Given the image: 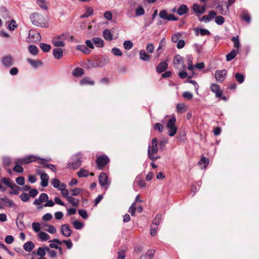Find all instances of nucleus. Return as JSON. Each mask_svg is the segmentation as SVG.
I'll return each mask as SVG.
<instances>
[{"label":"nucleus","mask_w":259,"mask_h":259,"mask_svg":"<svg viewBox=\"0 0 259 259\" xmlns=\"http://www.w3.org/2000/svg\"><path fill=\"white\" fill-rule=\"evenodd\" d=\"M158 141L156 138H154L151 141V145H149L148 148V158L154 161L159 159V156H155L154 154L158 152Z\"/></svg>","instance_id":"obj_1"},{"label":"nucleus","mask_w":259,"mask_h":259,"mask_svg":"<svg viewBox=\"0 0 259 259\" xmlns=\"http://www.w3.org/2000/svg\"><path fill=\"white\" fill-rule=\"evenodd\" d=\"M82 155L78 153L73 155L71 157L72 161L67 165L68 168L75 169L81 166Z\"/></svg>","instance_id":"obj_2"},{"label":"nucleus","mask_w":259,"mask_h":259,"mask_svg":"<svg viewBox=\"0 0 259 259\" xmlns=\"http://www.w3.org/2000/svg\"><path fill=\"white\" fill-rule=\"evenodd\" d=\"M96 162L98 168L99 169H102L109 162V159L106 155H99L97 157Z\"/></svg>","instance_id":"obj_3"},{"label":"nucleus","mask_w":259,"mask_h":259,"mask_svg":"<svg viewBox=\"0 0 259 259\" xmlns=\"http://www.w3.org/2000/svg\"><path fill=\"white\" fill-rule=\"evenodd\" d=\"M1 63L5 67H11L14 64V58L10 55L4 56L2 58Z\"/></svg>","instance_id":"obj_4"},{"label":"nucleus","mask_w":259,"mask_h":259,"mask_svg":"<svg viewBox=\"0 0 259 259\" xmlns=\"http://www.w3.org/2000/svg\"><path fill=\"white\" fill-rule=\"evenodd\" d=\"M41 16L37 13H33L30 14V19L31 23L35 26H39V27H47V26L43 25L41 23L39 22V18Z\"/></svg>","instance_id":"obj_5"},{"label":"nucleus","mask_w":259,"mask_h":259,"mask_svg":"<svg viewBox=\"0 0 259 259\" xmlns=\"http://www.w3.org/2000/svg\"><path fill=\"white\" fill-rule=\"evenodd\" d=\"M23 161V158L16 159L15 166L13 168V170L18 173H22L24 170L21 165L25 164Z\"/></svg>","instance_id":"obj_6"},{"label":"nucleus","mask_w":259,"mask_h":259,"mask_svg":"<svg viewBox=\"0 0 259 259\" xmlns=\"http://www.w3.org/2000/svg\"><path fill=\"white\" fill-rule=\"evenodd\" d=\"M217 15V13L214 11H210L208 12V15H204L201 18L199 19L200 22H204L207 23L209 22L211 19H213Z\"/></svg>","instance_id":"obj_7"},{"label":"nucleus","mask_w":259,"mask_h":259,"mask_svg":"<svg viewBox=\"0 0 259 259\" xmlns=\"http://www.w3.org/2000/svg\"><path fill=\"white\" fill-rule=\"evenodd\" d=\"M226 74L227 71L225 69L217 70L215 73V78L218 81L222 82L225 79Z\"/></svg>","instance_id":"obj_8"},{"label":"nucleus","mask_w":259,"mask_h":259,"mask_svg":"<svg viewBox=\"0 0 259 259\" xmlns=\"http://www.w3.org/2000/svg\"><path fill=\"white\" fill-rule=\"evenodd\" d=\"M99 182L102 186H105L107 184L109 185L110 183L108 182V177L106 174L102 172L99 177Z\"/></svg>","instance_id":"obj_9"},{"label":"nucleus","mask_w":259,"mask_h":259,"mask_svg":"<svg viewBox=\"0 0 259 259\" xmlns=\"http://www.w3.org/2000/svg\"><path fill=\"white\" fill-rule=\"evenodd\" d=\"M61 232L63 236L68 237L71 236L72 231L68 224H63L61 226Z\"/></svg>","instance_id":"obj_10"},{"label":"nucleus","mask_w":259,"mask_h":259,"mask_svg":"<svg viewBox=\"0 0 259 259\" xmlns=\"http://www.w3.org/2000/svg\"><path fill=\"white\" fill-rule=\"evenodd\" d=\"M28 37L31 39L33 41H40L41 35L38 32L30 30L29 32Z\"/></svg>","instance_id":"obj_11"},{"label":"nucleus","mask_w":259,"mask_h":259,"mask_svg":"<svg viewBox=\"0 0 259 259\" xmlns=\"http://www.w3.org/2000/svg\"><path fill=\"white\" fill-rule=\"evenodd\" d=\"M49 242H54L55 243H56L57 244H59V245H60L63 242L65 243L66 245V247L68 249H71L72 247V246H73V244L71 241V240H63L62 241H60L59 240V239H54L52 240H50Z\"/></svg>","instance_id":"obj_12"},{"label":"nucleus","mask_w":259,"mask_h":259,"mask_svg":"<svg viewBox=\"0 0 259 259\" xmlns=\"http://www.w3.org/2000/svg\"><path fill=\"white\" fill-rule=\"evenodd\" d=\"M211 92L215 94V97L220 98L222 96V91H220V86L218 84L213 83L210 86Z\"/></svg>","instance_id":"obj_13"},{"label":"nucleus","mask_w":259,"mask_h":259,"mask_svg":"<svg viewBox=\"0 0 259 259\" xmlns=\"http://www.w3.org/2000/svg\"><path fill=\"white\" fill-rule=\"evenodd\" d=\"M193 11L197 13L196 15L197 16H199L198 14H201L205 12V7L202 6L200 7L199 5H198L197 4H194L193 5Z\"/></svg>","instance_id":"obj_14"},{"label":"nucleus","mask_w":259,"mask_h":259,"mask_svg":"<svg viewBox=\"0 0 259 259\" xmlns=\"http://www.w3.org/2000/svg\"><path fill=\"white\" fill-rule=\"evenodd\" d=\"M50 160V159L42 158L40 159V161L39 163L41 164H43L45 167H47L50 169H51L53 172H56L57 171V169L55 165L52 164H46L45 162H48Z\"/></svg>","instance_id":"obj_15"},{"label":"nucleus","mask_w":259,"mask_h":259,"mask_svg":"<svg viewBox=\"0 0 259 259\" xmlns=\"http://www.w3.org/2000/svg\"><path fill=\"white\" fill-rule=\"evenodd\" d=\"M23 161L24 162L25 164H29L32 162L36 161L37 159H40V158L35 156L33 155H30L26 156L25 157H23Z\"/></svg>","instance_id":"obj_16"},{"label":"nucleus","mask_w":259,"mask_h":259,"mask_svg":"<svg viewBox=\"0 0 259 259\" xmlns=\"http://www.w3.org/2000/svg\"><path fill=\"white\" fill-rule=\"evenodd\" d=\"M53 55L56 59H61L63 55V50L61 48H55L53 51Z\"/></svg>","instance_id":"obj_17"},{"label":"nucleus","mask_w":259,"mask_h":259,"mask_svg":"<svg viewBox=\"0 0 259 259\" xmlns=\"http://www.w3.org/2000/svg\"><path fill=\"white\" fill-rule=\"evenodd\" d=\"M167 64L166 62H162L158 64L156 71L158 73L164 72L167 68Z\"/></svg>","instance_id":"obj_18"},{"label":"nucleus","mask_w":259,"mask_h":259,"mask_svg":"<svg viewBox=\"0 0 259 259\" xmlns=\"http://www.w3.org/2000/svg\"><path fill=\"white\" fill-rule=\"evenodd\" d=\"M41 184L43 187H46L48 185L49 176L46 173H42L40 175Z\"/></svg>","instance_id":"obj_19"},{"label":"nucleus","mask_w":259,"mask_h":259,"mask_svg":"<svg viewBox=\"0 0 259 259\" xmlns=\"http://www.w3.org/2000/svg\"><path fill=\"white\" fill-rule=\"evenodd\" d=\"M139 57L141 60L145 61H148L151 59V56L146 53L143 50L140 51Z\"/></svg>","instance_id":"obj_20"},{"label":"nucleus","mask_w":259,"mask_h":259,"mask_svg":"<svg viewBox=\"0 0 259 259\" xmlns=\"http://www.w3.org/2000/svg\"><path fill=\"white\" fill-rule=\"evenodd\" d=\"M53 45L56 47H64L65 45L64 42L63 40H60L55 37H53L52 40Z\"/></svg>","instance_id":"obj_21"},{"label":"nucleus","mask_w":259,"mask_h":259,"mask_svg":"<svg viewBox=\"0 0 259 259\" xmlns=\"http://www.w3.org/2000/svg\"><path fill=\"white\" fill-rule=\"evenodd\" d=\"M93 40L96 47L102 48L104 46L103 40L100 37H94Z\"/></svg>","instance_id":"obj_22"},{"label":"nucleus","mask_w":259,"mask_h":259,"mask_svg":"<svg viewBox=\"0 0 259 259\" xmlns=\"http://www.w3.org/2000/svg\"><path fill=\"white\" fill-rule=\"evenodd\" d=\"M84 73V70L81 68L77 67L72 71V75L76 77L82 76Z\"/></svg>","instance_id":"obj_23"},{"label":"nucleus","mask_w":259,"mask_h":259,"mask_svg":"<svg viewBox=\"0 0 259 259\" xmlns=\"http://www.w3.org/2000/svg\"><path fill=\"white\" fill-rule=\"evenodd\" d=\"M241 18L248 23H249L251 21L250 16L249 15L247 10L243 9L242 10Z\"/></svg>","instance_id":"obj_24"},{"label":"nucleus","mask_w":259,"mask_h":259,"mask_svg":"<svg viewBox=\"0 0 259 259\" xmlns=\"http://www.w3.org/2000/svg\"><path fill=\"white\" fill-rule=\"evenodd\" d=\"M34 244L32 241H28L23 245V248L27 252H30L34 248Z\"/></svg>","instance_id":"obj_25"},{"label":"nucleus","mask_w":259,"mask_h":259,"mask_svg":"<svg viewBox=\"0 0 259 259\" xmlns=\"http://www.w3.org/2000/svg\"><path fill=\"white\" fill-rule=\"evenodd\" d=\"M0 200L5 203L6 206L11 207L14 206L15 204L13 200L7 198L6 197L1 198Z\"/></svg>","instance_id":"obj_26"},{"label":"nucleus","mask_w":259,"mask_h":259,"mask_svg":"<svg viewBox=\"0 0 259 259\" xmlns=\"http://www.w3.org/2000/svg\"><path fill=\"white\" fill-rule=\"evenodd\" d=\"M76 49L82 52L84 54H89L91 53L90 49L84 45H77Z\"/></svg>","instance_id":"obj_27"},{"label":"nucleus","mask_w":259,"mask_h":259,"mask_svg":"<svg viewBox=\"0 0 259 259\" xmlns=\"http://www.w3.org/2000/svg\"><path fill=\"white\" fill-rule=\"evenodd\" d=\"M194 31L195 32L196 35H198L199 33L202 36H204L205 35H209L210 33L209 30L204 28H195Z\"/></svg>","instance_id":"obj_28"},{"label":"nucleus","mask_w":259,"mask_h":259,"mask_svg":"<svg viewBox=\"0 0 259 259\" xmlns=\"http://www.w3.org/2000/svg\"><path fill=\"white\" fill-rule=\"evenodd\" d=\"M238 50H232L229 53L226 55L227 61H230L233 60L236 56L238 52Z\"/></svg>","instance_id":"obj_29"},{"label":"nucleus","mask_w":259,"mask_h":259,"mask_svg":"<svg viewBox=\"0 0 259 259\" xmlns=\"http://www.w3.org/2000/svg\"><path fill=\"white\" fill-rule=\"evenodd\" d=\"M103 36L104 38L108 40H111L113 39V34L109 29H105L103 32Z\"/></svg>","instance_id":"obj_30"},{"label":"nucleus","mask_w":259,"mask_h":259,"mask_svg":"<svg viewBox=\"0 0 259 259\" xmlns=\"http://www.w3.org/2000/svg\"><path fill=\"white\" fill-rule=\"evenodd\" d=\"M80 84L81 85H93L94 84V81L93 80H90V78L88 77H85L83 78L80 81Z\"/></svg>","instance_id":"obj_31"},{"label":"nucleus","mask_w":259,"mask_h":259,"mask_svg":"<svg viewBox=\"0 0 259 259\" xmlns=\"http://www.w3.org/2000/svg\"><path fill=\"white\" fill-rule=\"evenodd\" d=\"M162 215L161 214H157L154 219L153 221V225L157 226L159 225L162 221Z\"/></svg>","instance_id":"obj_32"},{"label":"nucleus","mask_w":259,"mask_h":259,"mask_svg":"<svg viewBox=\"0 0 259 259\" xmlns=\"http://www.w3.org/2000/svg\"><path fill=\"white\" fill-rule=\"evenodd\" d=\"M198 164L204 168H206L209 164V160L205 157H202L200 160L199 161Z\"/></svg>","instance_id":"obj_33"},{"label":"nucleus","mask_w":259,"mask_h":259,"mask_svg":"<svg viewBox=\"0 0 259 259\" xmlns=\"http://www.w3.org/2000/svg\"><path fill=\"white\" fill-rule=\"evenodd\" d=\"M145 13V10L143 8V7L140 5L135 10V16L137 17H139L142 15H143Z\"/></svg>","instance_id":"obj_34"},{"label":"nucleus","mask_w":259,"mask_h":259,"mask_svg":"<svg viewBox=\"0 0 259 259\" xmlns=\"http://www.w3.org/2000/svg\"><path fill=\"white\" fill-rule=\"evenodd\" d=\"M67 200L74 206H78L79 200L78 199H75L72 196H69Z\"/></svg>","instance_id":"obj_35"},{"label":"nucleus","mask_w":259,"mask_h":259,"mask_svg":"<svg viewBox=\"0 0 259 259\" xmlns=\"http://www.w3.org/2000/svg\"><path fill=\"white\" fill-rule=\"evenodd\" d=\"M10 188L12 190L9 192L10 194L18 195L19 194L20 188L17 186L15 184H13L12 187Z\"/></svg>","instance_id":"obj_36"},{"label":"nucleus","mask_w":259,"mask_h":259,"mask_svg":"<svg viewBox=\"0 0 259 259\" xmlns=\"http://www.w3.org/2000/svg\"><path fill=\"white\" fill-rule=\"evenodd\" d=\"M188 11V8L185 5H181L179 6V16L186 14Z\"/></svg>","instance_id":"obj_37"},{"label":"nucleus","mask_w":259,"mask_h":259,"mask_svg":"<svg viewBox=\"0 0 259 259\" xmlns=\"http://www.w3.org/2000/svg\"><path fill=\"white\" fill-rule=\"evenodd\" d=\"M27 61L34 68H37L38 65H41L42 63L39 61L33 60L31 59L28 58L27 59Z\"/></svg>","instance_id":"obj_38"},{"label":"nucleus","mask_w":259,"mask_h":259,"mask_svg":"<svg viewBox=\"0 0 259 259\" xmlns=\"http://www.w3.org/2000/svg\"><path fill=\"white\" fill-rule=\"evenodd\" d=\"M2 182L6 185L8 187L12 188L15 183L11 181L9 178H4L2 180Z\"/></svg>","instance_id":"obj_39"},{"label":"nucleus","mask_w":259,"mask_h":259,"mask_svg":"<svg viewBox=\"0 0 259 259\" xmlns=\"http://www.w3.org/2000/svg\"><path fill=\"white\" fill-rule=\"evenodd\" d=\"M36 4L42 9L47 10V9H48L47 3L45 0H37Z\"/></svg>","instance_id":"obj_40"},{"label":"nucleus","mask_w":259,"mask_h":259,"mask_svg":"<svg viewBox=\"0 0 259 259\" xmlns=\"http://www.w3.org/2000/svg\"><path fill=\"white\" fill-rule=\"evenodd\" d=\"M46 252L47 251L46 249V246L44 247H39L37 249L36 254L40 256V257H42L46 255Z\"/></svg>","instance_id":"obj_41"},{"label":"nucleus","mask_w":259,"mask_h":259,"mask_svg":"<svg viewBox=\"0 0 259 259\" xmlns=\"http://www.w3.org/2000/svg\"><path fill=\"white\" fill-rule=\"evenodd\" d=\"M38 236L42 241H45L50 239V236L44 232H40Z\"/></svg>","instance_id":"obj_42"},{"label":"nucleus","mask_w":259,"mask_h":259,"mask_svg":"<svg viewBox=\"0 0 259 259\" xmlns=\"http://www.w3.org/2000/svg\"><path fill=\"white\" fill-rule=\"evenodd\" d=\"M39 47L44 52H48L51 49V46L50 45L43 42L39 44Z\"/></svg>","instance_id":"obj_43"},{"label":"nucleus","mask_w":259,"mask_h":259,"mask_svg":"<svg viewBox=\"0 0 259 259\" xmlns=\"http://www.w3.org/2000/svg\"><path fill=\"white\" fill-rule=\"evenodd\" d=\"M77 174L80 178L87 177L89 176V171L87 170L81 168L79 171L77 172Z\"/></svg>","instance_id":"obj_44"},{"label":"nucleus","mask_w":259,"mask_h":259,"mask_svg":"<svg viewBox=\"0 0 259 259\" xmlns=\"http://www.w3.org/2000/svg\"><path fill=\"white\" fill-rule=\"evenodd\" d=\"M176 121V118L175 116H172L168 121L166 127H175V123Z\"/></svg>","instance_id":"obj_45"},{"label":"nucleus","mask_w":259,"mask_h":259,"mask_svg":"<svg viewBox=\"0 0 259 259\" xmlns=\"http://www.w3.org/2000/svg\"><path fill=\"white\" fill-rule=\"evenodd\" d=\"M94 12V10L92 8L90 7L88 8L87 11L84 13V14L81 16V18H88L91 16Z\"/></svg>","instance_id":"obj_46"},{"label":"nucleus","mask_w":259,"mask_h":259,"mask_svg":"<svg viewBox=\"0 0 259 259\" xmlns=\"http://www.w3.org/2000/svg\"><path fill=\"white\" fill-rule=\"evenodd\" d=\"M29 52L33 55H36L38 54V48L34 45H30L28 47Z\"/></svg>","instance_id":"obj_47"},{"label":"nucleus","mask_w":259,"mask_h":259,"mask_svg":"<svg viewBox=\"0 0 259 259\" xmlns=\"http://www.w3.org/2000/svg\"><path fill=\"white\" fill-rule=\"evenodd\" d=\"M231 40L234 42V47L238 49L240 47V42L238 35L232 37Z\"/></svg>","instance_id":"obj_48"},{"label":"nucleus","mask_w":259,"mask_h":259,"mask_svg":"<svg viewBox=\"0 0 259 259\" xmlns=\"http://www.w3.org/2000/svg\"><path fill=\"white\" fill-rule=\"evenodd\" d=\"M235 77L236 80L239 83H242L244 80V75L240 73H237L235 75Z\"/></svg>","instance_id":"obj_49"},{"label":"nucleus","mask_w":259,"mask_h":259,"mask_svg":"<svg viewBox=\"0 0 259 259\" xmlns=\"http://www.w3.org/2000/svg\"><path fill=\"white\" fill-rule=\"evenodd\" d=\"M214 18L215 22L219 25H221L225 22V18L222 16H215Z\"/></svg>","instance_id":"obj_50"},{"label":"nucleus","mask_w":259,"mask_h":259,"mask_svg":"<svg viewBox=\"0 0 259 259\" xmlns=\"http://www.w3.org/2000/svg\"><path fill=\"white\" fill-rule=\"evenodd\" d=\"M217 9H218L220 11V13L222 15H225L227 14L228 10V6H227L226 8H224L222 5H218L216 7Z\"/></svg>","instance_id":"obj_51"},{"label":"nucleus","mask_w":259,"mask_h":259,"mask_svg":"<svg viewBox=\"0 0 259 259\" xmlns=\"http://www.w3.org/2000/svg\"><path fill=\"white\" fill-rule=\"evenodd\" d=\"M72 224L74 227L77 230H80L83 227V224L77 220L73 221Z\"/></svg>","instance_id":"obj_52"},{"label":"nucleus","mask_w":259,"mask_h":259,"mask_svg":"<svg viewBox=\"0 0 259 259\" xmlns=\"http://www.w3.org/2000/svg\"><path fill=\"white\" fill-rule=\"evenodd\" d=\"M46 249L48 252L49 256L51 258H55L57 256V252L54 250H51L48 246H46Z\"/></svg>","instance_id":"obj_53"},{"label":"nucleus","mask_w":259,"mask_h":259,"mask_svg":"<svg viewBox=\"0 0 259 259\" xmlns=\"http://www.w3.org/2000/svg\"><path fill=\"white\" fill-rule=\"evenodd\" d=\"M123 45L125 50H130L132 48L133 44L131 40H125L124 41Z\"/></svg>","instance_id":"obj_54"},{"label":"nucleus","mask_w":259,"mask_h":259,"mask_svg":"<svg viewBox=\"0 0 259 259\" xmlns=\"http://www.w3.org/2000/svg\"><path fill=\"white\" fill-rule=\"evenodd\" d=\"M3 164L5 167H9L11 164V159L9 157H5L3 158Z\"/></svg>","instance_id":"obj_55"},{"label":"nucleus","mask_w":259,"mask_h":259,"mask_svg":"<svg viewBox=\"0 0 259 259\" xmlns=\"http://www.w3.org/2000/svg\"><path fill=\"white\" fill-rule=\"evenodd\" d=\"M188 106L184 103H179V113H183L187 110Z\"/></svg>","instance_id":"obj_56"},{"label":"nucleus","mask_w":259,"mask_h":259,"mask_svg":"<svg viewBox=\"0 0 259 259\" xmlns=\"http://www.w3.org/2000/svg\"><path fill=\"white\" fill-rule=\"evenodd\" d=\"M182 96L185 99L190 100L192 99L193 95L190 92L186 91L183 93Z\"/></svg>","instance_id":"obj_57"},{"label":"nucleus","mask_w":259,"mask_h":259,"mask_svg":"<svg viewBox=\"0 0 259 259\" xmlns=\"http://www.w3.org/2000/svg\"><path fill=\"white\" fill-rule=\"evenodd\" d=\"M134 8L128 7L126 11V14L127 17L130 18H132L134 17Z\"/></svg>","instance_id":"obj_58"},{"label":"nucleus","mask_w":259,"mask_h":259,"mask_svg":"<svg viewBox=\"0 0 259 259\" xmlns=\"http://www.w3.org/2000/svg\"><path fill=\"white\" fill-rule=\"evenodd\" d=\"M69 36V33L68 32H65L62 33L60 35L55 36V37L58 38V39L60 40H64Z\"/></svg>","instance_id":"obj_59"},{"label":"nucleus","mask_w":259,"mask_h":259,"mask_svg":"<svg viewBox=\"0 0 259 259\" xmlns=\"http://www.w3.org/2000/svg\"><path fill=\"white\" fill-rule=\"evenodd\" d=\"M20 198L23 202H27L30 199L29 195L25 193H22L20 196Z\"/></svg>","instance_id":"obj_60"},{"label":"nucleus","mask_w":259,"mask_h":259,"mask_svg":"<svg viewBox=\"0 0 259 259\" xmlns=\"http://www.w3.org/2000/svg\"><path fill=\"white\" fill-rule=\"evenodd\" d=\"M154 49V45L152 43H149L147 44L146 50L147 52V53L149 54H151L153 52Z\"/></svg>","instance_id":"obj_61"},{"label":"nucleus","mask_w":259,"mask_h":259,"mask_svg":"<svg viewBox=\"0 0 259 259\" xmlns=\"http://www.w3.org/2000/svg\"><path fill=\"white\" fill-rule=\"evenodd\" d=\"M32 227L35 232H38L40 230V225L39 223H33L32 224Z\"/></svg>","instance_id":"obj_62"},{"label":"nucleus","mask_w":259,"mask_h":259,"mask_svg":"<svg viewBox=\"0 0 259 259\" xmlns=\"http://www.w3.org/2000/svg\"><path fill=\"white\" fill-rule=\"evenodd\" d=\"M79 215L84 219H87L88 217L87 212L84 209H79L78 211Z\"/></svg>","instance_id":"obj_63"},{"label":"nucleus","mask_w":259,"mask_h":259,"mask_svg":"<svg viewBox=\"0 0 259 259\" xmlns=\"http://www.w3.org/2000/svg\"><path fill=\"white\" fill-rule=\"evenodd\" d=\"M60 183H61L60 181L58 179H56V178H54V179H52V182H51L52 185L55 188H59V187L60 186Z\"/></svg>","instance_id":"obj_64"}]
</instances>
